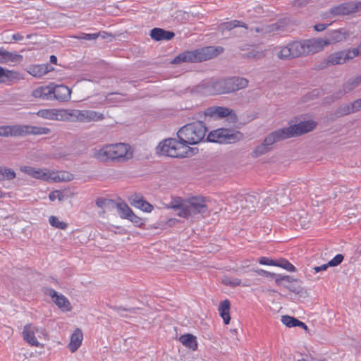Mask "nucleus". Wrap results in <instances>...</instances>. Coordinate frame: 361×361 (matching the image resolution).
I'll list each match as a JSON object with an SVG mask.
<instances>
[{"instance_id":"f257e3e1","label":"nucleus","mask_w":361,"mask_h":361,"mask_svg":"<svg viewBox=\"0 0 361 361\" xmlns=\"http://www.w3.org/2000/svg\"><path fill=\"white\" fill-rule=\"evenodd\" d=\"M223 51L224 48L221 47L212 46L205 47L192 51H185L176 56L171 63L178 64L183 62H202L217 56L221 54Z\"/></svg>"},{"instance_id":"f03ea898","label":"nucleus","mask_w":361,"mask_h":361,"mask_svg":"<svg viewBox=\"0 0 361 361\" xmlns=\"http://www.w3.org/2000/svg\"><path fill=\"white\" fill-rule=\"evenodd\" d=\"M207 128L202 121H195L183 126L177 133L178 140L185 146L196 145L202 142Z\"/></svg>"},{"instance_id":"7ed1b4c3","label":"nucleus","mask_w":361,"mask_h":361,"mask_svg":"<svg viewBox=\"0 0 361 361\" xmlns=\"http://www.w3.org/2000/svg\"><path fill=\"white\" fill-rule=\"evenodd\" d=\"M157 150L160 154L178 158L188 157L192 149L183 145L180 140L169 138L161 142L157 146Z\"/></svg>"},{"instance_id":"20e7f679","label":"nucleus","mask_w":361,"mask_h":361,"mask_svg":"<svg viewBox=\"0 0 361 361\" xmlns=\"http://www.w3.org/2000/svg\"><path fill=\"white\" fill-rule=\"evenodd\" d=\"M20 170L30 176V177L47 182H60L63 180H71L72 179L71 174L64 173L57 174L54 171H51L47 169H39L30 166H22Z\"/></svg>"},{"instance_id":"39448f33","label":"nucleus","mask_w":361,"mask_h":361,"mask_svg":"<svg viewBox=\"0 0 361 361\" xmlns=\"http://www.w3.org/2000/svg\"><path fill=\"white\" fill-rule=\"evenodd\" d=\"M243 134L238 130L229 128H218L209 133L207 140L219 144H232L240 141Z\"/></svg>"},{"instance_id":"423d86ee","label":"nucleus","mask_w":361,"mask_h":361,"mask_svg":"<svg viewBox=\"0 0 361 361\" xmlns=\"http://www.w3.org/2000/svg\"><path fill=\"white\" fill-rule=\"evenodd\" d=\"M207 199L202 196H192L185 200L184 210L178 212V215L183 218H189L198 214L207 212Z\"/></svg>"},{"instance_id":"0eeeda50","label":"nucleus","mask_w":361,"mask_h":361,"mask_svg":"<svg viewBox=\"0 0 361 361\" xmlns=\"http://www.w3.org/2000/svg\"><path fill=\"white\" fill-rule=\"evenodd\" d=\"M317 123L314 121H304L289 127L278 130L282 140L293 137L300 136L314 130Z\"/></svg>"},{"instance_id":"6e6552de","label":"nucleus","mask_w":361,"mask_h":361,"mask_svg":"<svg viewBox=\"0 0 361 361\" xmlns=\"http://www.w3.org/2000/svg\"><path fill=\"white\" fill-rule=\"evenodd\" d=\"M74 121L91 122L99 121L104 118L103 114L92 110L71 109L66 111Z\"/></svg>"},{"instance_id":"1a4fd4ad","label":"nucleus","mask_w":361,"mask_h":361,"mask_svg":"<svg viewBox=\"0 0 361 361\" xmlns=\"http://www.w3.org/2000/svg\"><path fill=\"white\" fill-rule=\"evenodd\" d=\"M282 139L278 132V130L269 133L263 140V142L257 145L252 152V157H259L267 152L270 151L272 148V145L281 141Z\"/></svg>"},{"instance_id":"9d476101","label":"nucleus","mask_w":361,"mask_h":361,"mask_svg":"<svg viewBox=\"0 0 361 361\" xmlns=\"http://www.w3.org/2000/svg\"><path fill=\"white\" fill-rule=\"evenodd\" d=\"M359 55V49L353 48L348 51L335 52L329 56L328 63L337 65L344 63L347 60L352 59Z\"/></svg>"},{"instance_id":"9b49d317","label":"nucleus","mask_w":361,"mask_h":361,"mask_svg":"<svg viewBox=\"0 0 361 361\" xmlns=\"http://www.w3.org/2000/svg\"><path fill=\"white\" fill-rule=\"evenodd\" d=\"M111 149V161H124L130 158L128 151L130 146L124 143L109 145Z\"/></svg>"},{"instance_id":"f8f14e48","label":"nucleus","mask_w":361,"mask_h":361,"mask_svg":"<svg viewBox=\"0 0 361 361\" xmlns=\"http://www.w3.org/2000/svg\"><path fill=\"white\" fill-rule=\"evenodd\" d=\"M304 46L305 56L314 54L322 51L324 47L328 46L325 38H313L302 41Z\"/></svg>"},{"instance_id":"ddd939ff","label":"nucleus","mask_w":361,"mask_h":361,"mask_svg":"<svg viewBox=\"0 0 361 361\" xmlns=\"http://www.w3.org/2000/svg\"><path fill=\"white\" fill-rule=\"evenodd\" d=\"M224 82L225 94L245 88L248 85V80L246 78L240 77L224 78Z\"/></svg>"},{"instance_id":"4468645a","label":"nucleus","mask_w":361,"mask_h":361,"mask_svg":"<svg viewBox=\"0 0 361 361\" xmlns=\"http://www.w3.org/2000/svg\"><path fill=\"white\" fill-rule=\"evenodd\" d=\"M224 79H218L209 80L202 85L203 92L207 94H225Z\"/></svg>"},{"instance_id":"2eb2a0df","label":"nucleus","mask_w":361,"mask_h":361,"mask_svg":"<svg viewBox=\"0 0 361 361\" xmlns=\"http://www.w3.org/2000/svg\"><path fill=\"white\" fill-rule=\"evenodd\" d=\"M298 188H293V187L281 185L277 188L276 191L274 192L275 195L276 196V199L278 201V204L282 205H286L289 204L291 201L290 197H289L293 194V196L296 193Z\"/></svg>"},{"instance_id":"dca6fc26","label":"nucleus","mask_w":361,"mask_h":361,"mask_svg":"<svg viewBox=\"0 0 361 361\" xmlns=\"http://www.w3.org/2000/svg\"><path fill=\"white\" fill-rule=\"evenodd\" d=\"M50 133L51 130L46 127L19 125V136L48 135Z\"/></svg>"},{"instance_id":"f3484780","label":"nucleus","mask_w":361,"mask_h":361,"mask_svg":"<svg viewBox=\"0 0 361 361\" xmlns=\"http://www.w3.org/2000/svg\"><path fill=\"white\" fill-rule=\"evenodd\" d=\"M52 100L56 99L59 102H68L71 97V90L63 85H54L52 83Z\"/></svg>"},{"instance_id":"a211bd4d","label":"nucleus","mask_w":361,"mask_h":361,"mask_svg":"<svg viewBox=\"0 0 361 361\" xmlns=\"http://www.w3.org/2000/svg\"><path fill=\"white\" fill-rule=\"evenodd\" d=\"M38 331L39 329L33 324H26L22 332L23 339L30 345L38 347L39 345V343L35 337V333L38 332Z\"/></svg>"},{"instance_id":"6ab92c4d","label":"nucleus","mask_w":361,"mask_h":361,"mask_svg":"<svg viewBox=\"0 0 361 361\" xmlns=\"http://www.w3.org/2000/svg\"><path fill=\"white\" fill-rule=\"evenodd\" d=\"M45 293L53 298L54 302L59 308L66 311L70 310V302L63 295L58 294L53 288H47Z\"/></svg>"},{"instance_id":"aec40b11","label":"nucleus","mask_w":361,"mask_h":361,"mask_svg":"<svg viewBox=\"0 0 361 361\" xmlns=\"http://www.w3.org/2000/svg\"><path fill=\"white\" fill-rule=\"evenodd\" d=\"M232 113V110L224 106H211L204 111L205 116L214 118H223L229 116Z\"/></svg>"},{"instance_id":"412c9836","label":"nucleus","mask_w":361,"mask_h":361,"mask_svg":"<svg viewBox=\"0 0 361 361\" xmlns=\"http://www.w3.org/2000/svg\"><path fill=\"white\" fill-rule=\"evenodd\" d=\"M361 84V75L357 76L354 78L349 79L343 87V90H340L334 95V99L341 98L345 94L350 92Z\"/></svg>"},{"instance_id":"4be33fe9","label":"nucleus","mask_w":361,"mask_h":361,"mask_svg":"<svg viewBox=\"0 0 361 361\" xmlns=\"http://www.w3.org/2000/svg\"><path fill=\"white\" fill-rule=\"evenodd\" d=\"M348 32L345 28H340L328 32L325 40L328 42V45L341 42L346 39Z\"/></svg>"},{"instance_id":"5701e85b","label":"nucleus","mask_w":361,"mask_h":361,"mask_svg":"<svg viewBox=\"0 0 361 361\" xmlns=\"http://www.w3.org/2000/svg\"><path fill=\"white\" fill-rule=\"evenodd\" d=\"M52 83L46 86H40L35 89L32 92V96L37 99L43 100H52Z\"/></svg>"},{"instance_id":"b1692460","label":"nucleus","mask_w":361,"mask_h":361,"mask_svg":"<svg viewBox=\"0 0 361 361\" xmlns=\"http://www.w3.org/2000/svg\"><path fill=\"white\" fill-rule=\"evenodd\" d=\"M243 202L240 204L241 208L255 209L259 204L260 200V195L258 193H251L242 195Z\"/></svg>"},{"instance_id":"393cba45","label":"nucleus","mask_w":361,"mask_h":361,"mask_svg":"<svg viewBox=\"0 0 361 361\" xmlns=\"http://www.w3.org/2000/svg\"><path fill=\"white\" fill-rule=\"evenodd\" d=\"M226 204H228L232 212H236L240 207V204L243 202L242 194L234 192H228L226 195Z\"/></svg>"},{"instance_id":"a878e982","label":"nucleus","mask_w":361,"mask_h":361,"mask_svg":"<svg viewBox=\"0 0 361 361\" xmlns=\"http://www.w3.org/2000/svg\"><path fill=\"white\" fill-rule=\"evenodd\" d=\"M175 36L173 32L155 27L150 32V37L155 41L170 40Z\"/></svg>"},{"instance_id":"bb28decb","label":"nucleus","mask_w":361,"mask_h":361,"mask_svg":"<svg viewBox=\"0 0 361 361\" xmlns=\"http://www.w3.org/2000/svg\"><path fill=\"white\" fill-rule=\"evenodd\" d=\"M52 70L53 68L48 63L38 64L30 66L27 72L35 78H41Z\"/></svg>"},{"instance_id":"cd10ccee","label":"nucleus","mask_w":361,"mask_h":361,"mask_svg":"<svg viewBox=\"0 0 361 361\" xmlns=\"http://www.w3.org/2000/svg\"><path fill=\"white\" fill-rule=\"evenodd\" d=\"M19 79V73L14 71H10L0 66V82L11 84L12 82Z\"/></svg>"},{"instance_id":"c85d7f7f","label":"nucleus","mask_w":361,"mask_h":361,"mask_svg":"<svg viewBox=\"0 0 361 361\" xmlns=\"http://www.w3.org/2000/svg\"><path fill=\"white\" fill-rule=\"evenodd\" d=\"M289 49L290 59L305 56L304 46L302 41H293L286 44Z\"/></svg>"},{"instance_id":"c756f323","label":"nucleus","mask_w":361,"mask_h":361,"mask_svg":"<svg viewBox=\"0 0 361 361\" xmlns=\"http://www.w3.org/2000/svg\"><path fill=\"white\" fill-rule=\"evenodd\" d=\"M83 338L82 332L80 329H76L71 337V341L68 344L70 350L73 353L76 351L81 345Z\"/></svg>"},{"instance_id":"7c9ffc66","label":"nucleus","mask_w":361,"mask_h":361,"mask_svg":"<svg viewBox=\"0 0 361 361\" xmlns=\"http://www.w3.org/2000/svg\"><path fill=\"white\" fill-rule=\"evenodd\" d=\"M130 204L137 207L140 209L142 211L145 212H150L154 209V207L147 202L146 200H145L142 197H139L138 195H135L131 200Z\"/></svg>"},{"instance_id":"2f4dec72","label":"nucleus","mask_w":361,"mask_h":361,"mask_svg":"<svg viewBox=\"0 0 361 361\" xmlns=\"http://www.w3.org/2000/svg\"><path fill=\"white\" fill-rule=\"evenodd\" d=\"M63 110L59 109H41L39 110L36 114L42 118L49 120H59V116H62Z\"/></svg>"},{"instance_id":"473e14b6","label":"nucleus","mask_w":361,"mask_h":361,"mask_svg":"<svg viewBox=\"0 0 361 361\" xmlns=\"http://www.w3.org/2000/svg\"><path fill=\"white\" fill-rule=\"evenodd\" d=\"M117 202L111 199L98 197L96 205L103 210V212H109L116 209Z\"/></svg>"},{"instance_id":"72a5a7b5","label":"nucleus","mask_w":361,"mask_h":361,"mask_svg":"<svg viewBox=\"0 0 361 361\" xmlns=\"http://www.w3.org/2000/svg\"><path fill=\"white\" fill-rule=\"evenodd\" d=\"M111 147L109 145H106L101 149H95L93 154V157L103 162L111 161Z\"/></svg>"},{"instance_id":"f704fd0d","label":"nucleus","mask_w":361,"mask_h":361,"mask_svg":"<svg viewBox=\"0 0 361 361\" xmlns=\"http://www.w3.org/2000/svg\"><path fill=\"white\" fill-rule=\"evenodd\" d=\"M353 11V7L349 4H342L330 9L333 16H345Z\"/></svg>"},{"instance_id":"c9c22d12","label":"nucleus","mask_w":361,"mask_h":361,"mask_svg":"<svg viewBox=\"0 0 361 361\" xmlns=\"http://www.w3.org/2000/svg\"><path fill=\"white\" fill-rule=\"evenodd\" d=\"M281 23H275L270 25L262 26V27H252L250 28L251 32H255L257 33H269L274 31L281 30Z\"/></svg>"},{"instance_id":"e433bc0d","label":"nucleus","mask_w":361,"mask_h":361,"mask_svg":"<svg viewBox=\"0 0 361 361\" xmlns=\"http://www.w3.org/2000/svg\"><path fill=\"white\" fill-rule=\"evenodd\" d=\"M229 310H230V302L228 300L226 299L220 302L219 306V312L220 316L222 317L224 322L226 324H229V322L231 320Z\"/></svg>"},{"instance_id":"4c0bfd02","label":"nucleus","mask_w":361,"mask_h":361,"mask_svg":"<svg viewBox=\"0 0 361 361\" xmlns=\"http://www.w3.org/2000/svg\"><path fill=\"white\" fill-rule=\"evenodd\" d=\"M179 340L183 345L192 350H195L197 348L196 337L192 334L182 335Z\"/></svg>"},{"instance_id":"58836bf2","label":"nucleus","mask_w":361,"mask_h":361,"mask_svg":"<svg viewBox=\"0 0 361 361\" xmlns=\"http://www.w3.org/2000/svg\"><path fill=\"white\" fill-rule=\"evenodd\" d=\"M0 136H19V125L0 126Z\"/></svg>"},{"instance_id":"ea45409f","label":"nucleus","mask_w":361,"mask_h":361,"mask_svg":"<svg viewBox=\"0 0 361 361\" xmlns=\"http://www.w3.org/2000/svg\"><path fill=\"white\" fill-rule=\"evenodd\" d=\"M260 199H262V205L263 207L274 206L275 204H278L274 192L263 193L260 195Z\"/></svg>"},{"instance_id":"a19ab883","label":"nucleus","mask_w":361,"mask_h":361,"mask_svg":"<svg viewBox=\"0 0 361 361\" xmlns=\"http://www.w3.org/2000/svg\"><path fill=\"white\" fill-rule=\"evenodd\" d=\"M109 307L113 310L116 311L118 314L121 317H127L129 314H136L137 311L140 310L139 307H125L123 306H117V305H110Z\"/></svg>"},{"instance_id":"79ce46f5","label":"nucleus","mask_w":361,"mask_h":361,"mask_svg":"<svg viewBox=\"0 0 361 361\" xmlns=\"http://www.w3.org/2000/svg\"><path fill=\"white\" fill-rule=\"evenodd\" d=\"M185 205V200H183L180 197H174L166 205V207L168 209H178V212H182L184 210Z\"/></svg>"},{"instance_id":"37998d69","label":"nucleus","mask_w":361,"mask_h":361,"mask_svg":"<svg viewBox=\"0 0 361 361\" xmlns=\"http://www.w3.org/2000/svg\"><path fill=\"white\" fill-rule=\"evenodd\" d=\"M116 209H117L118 215L121 219H127L133 212L124 202H117Z\"/></svg>"},{"instance_id":"c03bdc74","label":"nucleus","mask_w":361,"mask_h":361,"mask_svg":"<svg viewBox=\"0 0 361 361\" xmlns=\"http://www.w3.org/2000/svg\"><path fill=\"white\" fill-rule=\"evenodd\" d=\"M352 114L350 104L346 103L339 106L334 112L333 115L334 118H339Z\"/></svg>"},{"instance_id":"a18cd8bd","label":"nucleus","mask_w":361,"mask_h":361,"mask_svg":"<svg viewBox=\"0 0 361 361\" xmlns=\"http://www.w3.org/2000/svg\"><path fill=\"white\" fill-rule=\"evenodd\" d=\"M15 171L7 167L0 166V180H11L16 178Z\"/></svg>"},{"instance_id":"49530a36","label":"nucleus","mask_w":361,"mask_h":361,"mask_svg":"<svg viewBox=\"0 0 361 361\" xmlns=\"http://www.w3.org/2000/svg\"><path fill=\"white\" fill-rule=\"evenodd\" d=\"M221 26H222L223 30H228V31L233 30V28L238 27H242L247 30L249 29L247 25L245 23H243V21H240V20H234L224 23V24H222Z\"/></svg>"},{"instance_id":"de8ad7c7","label":"nucleus","mask_w":361,"mask_h":361,"mask_svg":"<svg viewBox=\"0 0 361 361\" xmlns=\"http://www.w3.org/2000/svg\"><path fill=\"white\" fill-rule=\"evenodd\" d=\"M17 58H22V56L18 54H13L7 51L0 49V63L7 61H14Z\"/></svg>"},{"instance_id":"09e8293b","label":"nucleus","mask_w":361,"mask_h":361,"mask_svg":"<svg viewBox=\"0 0 361 361\" xmlns=\"http://www.w3.org/2000/svg\"><path fill=\"white\" fill-rule=\"evenodd\" d=\"M276 51V56L281 60H289L291 59L290 56L289 49L287 46H279L275 49Z\"/></svg>"},{"instance_id":"8fccbe9b","label":"nucleus","mask_w":361,"mask_h":361,"mask_svg":"<svg viewBox=\"0 0 361 361\" xmlns=\"http://www.w3.org/2000/svg\"><path fill=\"white\" fill-rule=\"evenodd\" d=\"M49 222L51 226L62 230H65L68 226V224L66 222L59 221V219L54 216H51L49 218Z\"/></svg>"},{"instance_id":"3c124183","label":"nucleus","mask_w":361,"mask_h":361,"mask_svg":"<svg viewBox=\"0 0 361 361\" xmlns=\"http://www.w3.org/2000/svg\"><path fill=\"white\" fill-rule=\"evenodd\" d=\"M276 267H281L288 271L293 272L295 271V267L290 263L288 260L285 259H280L279 260H277V264Z\"/></svg>"},{"instance_id":"603ef678","label":"nucleus","mask_w":361,"mask_h":361,"mask_svg":"<svg viewBox=\"0 0 361 361\" xmlns=\"http://www.w3.org/2000/svg\"><path fill=\"white\" fill-rule=\"evenodd\" d=\"M298 320V319L288 315L281 317V322L288 327L296 326Z\"/></svg>"},{"instance_id":"864d4df0","label":"nucleus","mask_w":361,"mask_h":361,"mask_svg":"<svg viewBox=\"0 0 361 361\" xmlns=\"http://www.w3.org/2000/svg\"><path fill=\"white\" fill-rule=\"evenodd\" d=\"M133 223L136 226H141L144 224L143 219L135 215L133 212L126 219Z\"/></svg>"},{"instance_id":"5fc2aeb1","label":"nucleus","mask_w":361,"mask_h":361,"mask_svg":"<svg viewBox=\"0 0 361 361\" xmlns=\"http://www.w3.org/2000/svg\"><path fill=\"white\" fill-rule=\"evenodd\" d=\"M343 255L341 254L336 255L332 259L328 262L329 267H336L339 265L343 260Z\"/></svg>"},{"instance_id":"6e6d98bb","label":"nucleus","mask_w":361,"mask_h":361,"mask_svg":"<svg viewBox=\"0 0 361 361\" xmlns=\"http://www.w3.org/2000/svg\"><path fill=\"white\" fill-rule=\"evenodd\" d=\"M349 104L353 114L361 111V99H357Z\"/></svg>"},{"instance_id":"4d7b16f0","label":"nucleus","mask_w":361,"mask_h":361,"mask_svg":"<svg viewBox=\"0 0 361 361\" xmlns=\"http://www.w3.org/2000/svg\"><path fill=\"white\" fill-rule=\"evenodd\" d=\"M259 263L262 265H272L276 267L277 260H274L266 257H262L259 259Z\"/></svg>"},{"instance_id":"13d9d810","label":"nucleus","mask_w":361,"mask_h":361,"mask_svg":"<svg viewBox=\"0 0 361 361\" xmlns=\"http://www.w3.org/2000/svg\"><path fill=\"white\" fill-rule=\"evenodd\" d=\"M49 198L51 201H54L56 199L61 201L63 198V195L59 190H54L49 193Z\"/></svg>"},{"instance_id":"bf43d9fd","label":"nucleus","mask_w":361,"mask_h":361,"mask_svg":"<svg viewBox=\"0 0 361 361\" xmlns=\"http://www.w3.org/2000/svg\"><path fill=\"white\" fill-rule=\"evenodd\" d=\"M80 39L85 40H94L97 39V35L96 33H82L80 37Z\"/></svg>"},{"instance_id":"052dcab7","label":"nucleus","mask_w":361,"mask_h":361,"mask_svg":"<svg viewBox=\"0 0 361 361\" xmlns=\"http://www.w3.org/2000/svg\"><path fill=\"white\" fill-rule=\"evenodd\" d=\"M225 284L231 286H238L241 285V281L240 279L238 278H233L231 280H226L224 281Z\"/></svg>"},{"instance_id":"680f3d73","label":"nucleus","mask_w":361,"mask_h":361,"mask_svg":"<svg viewBox=\"0 0 361 361\" xmlns=\"http://www.w3.org/2000/svg\"><path fill=\"white\" fill-rule=\"evenodd\" d=\"M256 272L257 273L258 275L263 276L265 277H273L274 276H275V274L269 272L263 269H258L256 271Z\"/></svg>"},{"instance_id":"e2e57ef3","label":"nucleus","mask_w":361,"mask_h":361,"mask_svg":"<svg viewBox=\"0 0 361 361\" xmlns=\"http://www.w3.org/2000/svg\"><path fill=\"white\" fill-rule=\"evenodd\" d=\"M329 267V266L328 265V263H327V264H322L321 266L314 267H313V269L314 270V273H318L319 271L326 270Z\"/></svg>"},{"instance_id":"0e129e2a","label":"nucleus","mask_w":361,"mask_h":361,"mask_svg":"<svg viewBox=\"0 0 361 361\" xmlns=\"http://www.w3.org/2000/svg\"><path fill=\"white\" fill-rule=\"evenodd\" d=\"M328 25H329L328 24L319 23V24L315 25L314 26V28L316 31L321 32V31L324 30L327 27Z\"/></svg>"},{"instance_id":"69168bd1","label":"nucleus","mask_w":361,"mask_h":361,"mask_svg":"<svg viewBox=\"0 0 361 361\" xmlns=\"http://www.w3.org/2000/svg\"><path fill=\"white\" fill-rule=\"evenodd\" d=\"M97 38L99 37H100L102 39H106L109 37H112L111 34H109L108 32H106L105 31L97 32Z\"/></svg>"},{"instance_id":"338daca9","label":"nucleus","mask_w":361,"mask_h":361,"mask_svg":"<svg viewBox=\"0 0 361 361\" xmlns=\"http://www.w3.org/2000/svg\"><path fill=\"white\" fill-rule=\"evenodd\" d=\"M12 38L16 41H21L23 39V36L19 33H16L12 35Z\"/></svg>"},{"instance_id":"774afa93","label":"nucleus","mask_w":361,"mask_h":361,"mask_svg":"<svg viewBox=\"0 0 361 361\" xmlns=\"http://www.w3.org/2000/svg\"><path fill=\"white\" fill-rule=\"evenodd\" d=\"M298 361H325V360H316V359H314L312 358V357H307L306 358H302V360H298Z\"/></svg>"}]
</instances>
